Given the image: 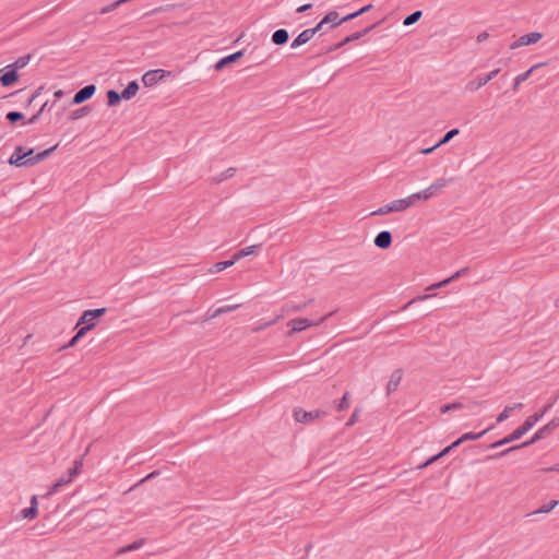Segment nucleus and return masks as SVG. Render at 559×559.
<instances>
[{
	"instance_id": "nucleus-1",
	"label": "nucleus",
	"mask_w": 559,
	"mask_h": 559,
	"mask_svg": "<svg viewBox=\"0 0 559 559\" xmlns=\"http://www.w3.org/2000/svg\"><path fill=\"white\" fill-rule=\"evenodd\" d=\"M556 400L549 402L546 404L539 412L528 416L524 423L520 427H518L512 433L506 436L504 438L490 443L487 448L488 449H497L502 445L509 444L513 441L519 440L522 438L526 432H528L554 406Z\"/></svg>"
},
{
	"instance_id": "nucleus-2",
	"label": "nucleus",
	"mask_w": 559,
	"mask_h": 559,
	"mask_svg": "<svg viewBox=\"0 0 559 559\" xmlns=\"http://www.w3.org/2000/svg\"><path fill=\"white\" fill-rule=\"evenodd\" d=\"M453 180V178H439L435 180L426 189L415 192L404 199H399V205L402 207V211H405L408 207L413 206L418 201H428L433 195H436L440 190L445 188L448 185L452 183Z\"/></svg>"
},
{
	"instance_id": "nucleus-3",
	"label": "nucleus",
	"mask_w": 559,
	"mask_h": 559,
	"mask_svg": "<svg viewBox=\"0 0 559 559\" xmlns=\"http://www.w3.org/2000/svg\"><path fill=\"white\" fill-rule=\"evenodd\" d=\"M9 164L16 167L33 166L35 164L34 150L16 146L9 158Z\"/></svg>"
},
{
	"instance_id": "nucleus-4",
	"label": "nucleus",
	"mask_w": 559,
	"mask_h": 559,
	"mask_svg": "<svg viewBox=\"0 0 559 559\" xmlns=\"http://www.w3.org/2000/svg\"><path fill=\"white\" fill-rule=\"evenodd\" d=\"M557 428H559V416L552 418L549 423L536 430L530 440L522 442V445L530 447L551 435Z\"/></svg>"
},
{
	"instance_id": "nucleus-5",
	"label": "nucleus",
	"mask_w": 559,
	"mask_h": 559,
	"mask_svg": "<svg viewBox=\"0 0 559 559\" xmlns=\"http://www.w3.org/2000/svg\"><path fill=\"white\" fill-rule=\"evenodd\" d=\"M328 415V412L321 409L313 411H305L302 408L294 409V418L297 423L306 424L324 417Z\"/></svg>"
},
{
	"instance_id": "nucleus-6",
	"label": "nucleus",
	"mask_w": 559,
	"mask_h": 559,
	"mask_svg": "<svg viewBox=\"0 0 559 559\" xmlns=\"http://www.w3.org/2000/svg\"><path fill=\"white\" fill-rule=\"evenodd\" d=\"M170 74L169 71L163 69L148 70L142 75V83L146 87H153Z\"/></svg>"
},
{
	"instance_id": "nucleus-7",
	"label": "nucleus",
	"mask_w": 559,
	"mask_h": 559,
	"mask_svg": "<svg viewBox=\"0 0 559 559\" xmlns=\"http://www.w3.org/2000/svg\"><path fill=\"white\" fill-rule=\"evenodd\" d=\"M543 34L539 32H531L527 33L521 37H519L516 40H514L511 45V49H516L522 46H527L537 43L539 39H542Z\"/></svg>"
},
{
	"instance_id": "nucleus-8",
	"label": "nucleus",
	"mask_w": 559,
	"mask_h": 559,
	"mask_svg": "<svg viewBox=\"0 0 559 559\" xmlns=\"http://www.w3.org/2000/svg\"><path fill=\"white\" fill-rule=\"evenodd\" d=\"M499 72H500V69H495L485 75L477 76L474 82H469L467 84V88L472 92L478 91L479 88L485 86L489 81L495 79Z\"/></svg>"
},
{
	"instance_id": "nucleus-9",
	"label": "nucleus",
	"mask_w": 559,
	"mask_h": 559,
	"mask_svg": "<svg viewBox=\"0 0 559 559\" xmlns=\"http://www.w3.org/2000/svg\"><path fill=\"white\" fill-rule=\"evenodd\" d=\"M95 92L96 86L94 84L85 85L74 94L72 104L79 105L86 102L87 99L92 98Z\"/></svg>"
},
{
	"instance_id": "nucleus-10",
	"label": "nucleus",
	"mask_w": 559,
	"mask_h": 559,
	"mask_svg": "<svg viewBox=\"0 0 559 559\" xmlns=\"http://www.w3.org/2000/svg\"><path fill=\"white\" fill-rule=\"evenodd\" d=\"M78 474V467H72L68 471L67 475L61 476L51 487V489L47 492V495H50L52 492H56L59 490V488L70 484L73 479V477Z\"/></svg>"
},
{
	"instance_id": "nucleus-11",
	"label": "nucleus",
	"mask_w": 559,
	"mask_h": 559,
	"mask_svg": "<svg viewBox=\"0 0 559 559\" xmlns=\"http://www.w3.org/2000/svg\"><path fill=\"white\" fill-rule=\"evenodd\" d=\"M243 56V50H238V51H235L228 56H225L223 58H221L215 64H214V69L216 71H221L222 69H224L226 66L230 64V63H234L236 62L238 59H240L241 57Z\"/></svg>"
},
{
	"instance_id": "nucleus-12",
	"label": "nucleus",
	"mask_w": 559,
	"mask_h": 559,
	"mask_svg": "<svg viewBox=\"0 0 559 559\" xmlns=\"http://www.w3.org/2000/svg\"><path fill=\"white\" fill-rule=\"evenodd\" d=\"M403 372L401 369L394 370L389 379V382L386 384V394L390 395L393 392H395L402 381Z\"/></svg>"
},
{
	"instance_id": "nucleus-13",
	"label": "nucleus",
	"mask_w": 559,
	"mask_h": 559,
	"mask_svg": "<svg viewBox=\"0 0 559 559\" xmlns=\"http://www.w3.org/2000/svg\"><path fill=\"white\" fill-rule=\"evenodd\" d=\"M373 243L380 249H388L392 243V234L389 230L380 231L376 236Z\"/></svg>"
},
{
	"instance_id": "nucleus-14",
	"label": "nucleus",
	"mask_w": 559,
	"mask_h": 559,
	"mask_svg": "<svg viewBox=\"0 0 559 559\" xmlns=\"http://www.w3.org/2000/svg\"><path fill=\"white\" fill-rule=\"evenodd\" d=\"M467 271H468V269H467V267H463V269H461V270L456 271V272H455L453 275H451L450 277H448V278H445V280H442V281H440V282H438V283H435V284H432V285H430V286L427 288V290H428V292H431V290H435V289H437V288L444 287V286H445V285H448L449 283H451V282H453V281L457 280L459 277H461L462 275L466 274V273H467Z\"/></svg>"
},
{
	"instance_id": "nucleus-15",
	"label": "nucleus",
	"mask_w": 559,
	"mask_h": 559,
	"mask_svg": "<svg viewBox=\"0 0 559 559\" xmlns=\"http://www.w3.org/2000/svg\"><path fill=\"white\" fill-rule=\"evenodd\" d=\"M313 324L314 322L307 318H296L288 322L293 332H301Z\"/></svg>"
},
{
	"instance_id": "nucleus-16",
	"label": "nucleus",
	"mask_w": 559,
	"mask_h": 559,
	"mask_svg": "<svg viewBox=\"0 0 559 559\" xmlns=\"http://www.w3.org/2000/svg\"><path fill=\"white\" fill-rule=\"evenodd\" d=\"M399 200H394L388 204L380 206L378 210L371 212L370 215H385L390 212H402V207L399 205Z\"/></svg>"
},
{
	"instance_id": "nucleus-17",
	"label": "nucleus",
	"mask_w": 559,
	"mask_h": 559,
	"mask_svg": "<svg viewBox=\"0 0 559 559\" xmlns=\"http://www.w3.org/2000/svg\"><path fill=\"white\" fill-rule=\"evenodd\" d=\"M313 37V32H310L309 28L304 29L298 36L292 41L290 48L295 49L301 45L307 44Z\"/></svg>"
},
{
	"instance_id": "nucleus-18",
	"label": "nucleus",
	"mask_w": 559,
	"mask_h": 559,
	"mask_svg": "<svg viewBox=\"0 0 559 559\" xmlns=\"http://www.w3.org/2000/svg\"><path fill=\"white\" fill-rule=\"evenodd\" d=\"M492 428H493V426H489L480 432H465L460 438H457V441L461 445L463 442H466V441L478 440L483 436H485L488 431H490Z\"/></svg>"
},
{
	"instance_id": "nucleus-19",
	"label": "nucleus",
	"mask_w": 559,
	"mask_h": 559,
	"mask_svg": "<svg viewBox=\"0 0 559 559\" xmlns=\"http://www.w3.org/2000/svg\"><path fill=\"white\" fill-rule=\"evenodd\" d=\"M271 39L274 45L282 46L288 41L289 34L285 28H280L272 34Z\"/></svg>"
},
{
	"instance_id": "nucleus-20",
	"label": "nucleus",
	"mask_w": 559,
	"mask_h": 559,
	"mask_svg": "<svg viewBox=\"0 0 559 559\" xmlns=\"http://www.w3.org/2000/svg\"><path fill=\"white\" fill-rule=\"evenodd\" d=\"M7 72L0 73V82L3 86H10L17 80V72L14 69H5Z\"/></svg>"
},
{
	"instance_id": "nucleus-21",
	"label": "nucleus",
	"mask_w": 559,
	"mask_h": 559,
	"mask_svg": "<svg viewBox=\"0 0 559 559\" xmlns=\"http://www.w3.org/2000/svg\"><path fill=\"white\" fill-rule=\"evenodd\" d=\"M146 540L145 538H140L127 546H123L121 548H119L117 550V555H122V554H126V552H129V551H134V550H138L140 548H142L144 545H145Z\"/></svg>"
},
{
	"instance_id": "nucleus-22",
	"label": "nucleus",
	"mask_w": 559,
	"mask_h": 559,
	"mask_svg": "<svg viewBox=\"0 0 559 559\" xmlns=\"http://www.w3.org/2000/svg\"><path fill=\"white\" fill-rule=\"evenodd\" d=\"M139 91V83L136 81H131L121 92L123 99H131Z\"/></svg>"
},
{
	"instance_id": "nucleus-23",
	"label": "nucleus",
	"mask_w": 559,
	"mask_h": 559,
	"mask_svg": "<svg viewBox=\"0 0 559 559\" xmlns=\"http://www.w3.org/2000/svg\"><path fill=\"white\" fill-rule=\"evenodd\" d=\"M538 66H533L531 69H528L527 71L516 75L513 80V84H512V90L516 91L518 87L520 86V84H522L523 82H525L532 74V72L537 68Z\"/></svg>"
},
{
	"instance_id": "nucleus-24",
	"label": "nucleus",
	"mask_w": 559,
	"mask_h": 559,
	"mask_svg": "<svg viewBox=\"0 0 559 559\" xmlns=\"http://www.w3.org/2000/svg\"><path fill=\"white\" fill-rule=\"evenodd\" d=\"M31 58L32 56L29 53L22 56L15 62L7 66L4 69H14L15 72H17V70L26 67L29 63Z\"/></svg>"
},
{
	"instance_id": "nucleus-25",
	"label": "nucleus",
	"mask_w": 559,
	"mask_h": 559,
	"mask_svg": "<svg viewBox=\"0 0 559 559\" xmlns=\"http://www.w3.org/2000/svg\"><path fill=\"white\" fill-rule=\"evenodd\" d=\"M523 406L522 403H516L514 404L513 406H507L496 418L497 423L500 424L504 420H507L510 416V414L518 409V408H521Z\"/></svg>"
},
{
	"instance_id": "nucleus-26",
	"label": "nucleus",
	"mask_w": 559,
	"mask_h": 559,
	"mask_svg": "<svg viewBox=\"0 0 559 559\" xmlns=\"http://www.w3.org/2000/svg\"><path fill=\"white\" fill-rule=\"evenodd\" d=\"M322 20L323 23L331 24V27L338 26L343 23L342 19H338V13L336 11L329 12Z\"/></svg>"
},
{
	"instance_id": "nucleus-27",
	"label": "nucleus",
	"mask_w": 559,
	"mask_h": 559,
	"mask_svg": "<svg viewBox=\"0 0 559 559\" xmlns=\"http://www.w3.org/2000/svg\"><path fill=\"white\" fill-rule=\"evenodd\" d=\"M87 310L83 311L82 316L80 317L75 329H79L82 326H90V330H92L95 326V320L92 317L86 316Z\"/></svg>"
},
{
	"instance_id": "nucleus-28",
	"label": "nucleus",
	"mask_w": 559,
	"mask_h": 559,
	"mask_svg": "<svg viewBox=\"0 0 559 559\" xmlns=\"http://www.w3.org/2000/svg\"><path fill=\"white\" fill-rule=\"evenodd\" d=\"M123 99V96L121 93H118L115 90H109L107 92V104L108 106H116L120 103V100Z\"/></svg>"
},
{
	"instance_id": "nucleus-29",
	"label": "nucleus",
	"mask_w": 559,
	"mask_h": 559,
	"mask_svg": "<svg viewBox=\"0 0 559 559\" xmlns=\"http://www.w3.org/2000/svg\"><path fill=\"white\" fill-rule=\"evenodd\" d=\"M255 248H257V245H252V246H248L246 248H242L240 250H238L233 257H234V261H238L245 257H248V255H251L254 253L255 251Z\"/></svg>"
},
{
	"instance_id": "nucleus-30",
	"label": "nucleus",
	"mask_w": 559,
	"mask_h": 559,
	"mask_svg": "<svg viewBox=\"0 0 559 559\" xmlns=\"http://www.w3.org/2000/svg\"><path fill=\"white\" fill-rule=\"evenodd\" d=\"M90 331V326H81L78 329L76 333L67 344V347L74 346L87 332Z\"/></svg>"
},
{
	"instance_id": "nucleus-31",
	"label": "nucleus",
	"mask_w": 559,
	"mask_h": 559,
	"mask_svg": "<svg viewBox=\"0 0 559 559\" xmlns=\"http://www.w3.org/2000/svg\"><path fill=\"white\" fill-rule=\"evenodd\" d=\"M35 503H37V500H35V495H33L31 498H29V507L28 508H25L21 511V516L23 519L25 518H34L35 516Z\"/></svg>"
},
{
	"instance_id": "nucleus-32",
	"label": "nucleus",
	"mask_w": 559,
	"mask_h": 559,
	"mask_svg": "<svg viewBox=\"0 0 559 559\" xmlns=\"http://www.w3.org/2000/svg\"><path fill=\"white\" fill-rule=\"evenodd\" d=\"M35 503H37V500H35V495H33L31 498H29V507L28 508H25L21 511V516L23 519L25 518H34L35 516Z\"/></svg>"
},
{
	"instance_id": "nucleus-33",
	"label": "nucleus",
	"mask_w": 559,
	"mask_h": 559,
	"mask_svg": "<svg viewBox=\"0 0 559 559\" xmlns=\"http://www.w3.org/2000/svg\"><path fill=\"white\" fill-rule=\"evenodd\" d=\"M523 448H527V445H522V443H521V444H516V445L510 447V448H508V449H504V450H503V451H501V452H498V453H496V454H493V455L488 456V460H498V459H501V457H503V456L508 455L509 453H511V452H513V451H516V450H519V449H523Z\"/></svg>"
},
{
	"instance_id": "nucleus-34",
	"label": "nucleus",
	"mask_w": 559,
	"mask_h": 559,
	"mask_svg": "<svg viewBox=\"0 0 559 559\" xmlns=\"http://www.w3.org/2000/svg\"><path fill=\"white\" fill-rule=\"evenodd\" d=\"M236 173V168L234 167H229L227 168L226 170L222 171L221 174L216 175L214 178H213V181L215 183H221L223 182L224 180L228 179V178H231Z\"/></svg>"
},
{
	"instance_id": "nucleus-35",
	"label": "nucleus",
	"mask_w": 559,
	"mask_h": 559,
	"mask_svg": "<svg viewBox=\"0 0 559 559\" xmlns=\"http://www.w3.org/2000/svg\"><path fill=\"white\" fill-rule=\"evenodd\" d=\"M235 263H236V261H234V257H233L230 260H225V261L216 262L213 265V267L211 269V271L215 272V273H218V272H222V271L233 266Z\"/></svg>"
},
{
	"instance_id": "nucleus-36",
	"label": "nucleus",
	"mask_w": 559,
	"mask_h": 559,
	"mask_svg": "<svg viewBox=\"0 0 559 559\" xmlns=\"http://www.w3.org/2000/svg\"><path fill=\"white\" fill-rule=\"evenodd\" d=\"M374 27H376V24H372V25L365 27L364 29H361L359 32H355L347 36V40H349V43H352L354 40H358L361 37H364L365 35H367L369 32H371Z\"/></svg>"
},
{
	"instance_id": "nucleus-37",
	"label": "nucleus",
	"mask_w": 559,
	"mask_h": 559,
	"mask_svg": "<svg viewBox=\"0 0 559 559\" xmlns=\"http://www.w3.org/2000/svg\"><path fill=\"white\" fill-rule=\"evenodd\" d=\"M423 15V12L417 10V11H414L413 13H411L409 15H407L404 20H403V25L404 26H411L413 24H415L417 21H419V19Z\"/></svg>"
},
{
	"instance_id": "nucleus-38",
	"label": "nucleus",
	"mask_w": 559,
	"mask_h": 559,
	"mask_svg": "<svg viewBox=\"0 0 559 559\" xmlns=\"http://www.w3.org/2000/svg\"><path fill=\"white\" fill-rule=\"evenodd\" d=\"M558 500H550L548 503L542 506L536 511L532 512L531 514H539V513H549L551 510H554L558 506Z\"/></svg>"
},
{
	"instance_id": "nucleus-39",
	"label": "nucleus",
	"mask_w": 559,
	"mask_h": 559,
	"mask_svg": "<svg viewBox=\"0 0 559 559\" xmlns=\"http://www.w3.org/2000/svg\"><path fill=\"white\" fill-rule=\"evenodd\" d=\"M91 111V108L88 106H83L79 109H75L73 111L70 112V119L71 120H78L84 116H86L87 114H90Z\"/></svg>"
},
{
	"instance_id": "nucleus-40",
	"label": "nucleus",
	"mask_w": 559,
	"mask_h": 559,
	"mask_svg": "<svg viewBox=\"0 0 559 559\" xmlns=\"http://www.w3.org/2000/svg\"><path fill=\"white\" fill-rule=\"evenodd\" d=\"M238 307H239V305H228V306L219 307V308L215 309L210 317L216 318L223 313L231 312V311L236 310Z\"/></svg>"
},
{
	"instance_id": "nucleus-41",
	"label": "nucleus",
	"mask_w": 559,
	"mask_h": 559,
	"mask_svg": "<svg viewBox=\"0 0 559 559\" xmlns=\"http://www.w3.org/2000/svg\"><path fill=\"white\" fill-rule=\"evenodd\" d=\"M460 132L459 129H451L449 130L438 142L437 145L441 146L447 144L449 141H451L455 135H457Z\"/></svg>"
},
{
	"instance_id": "nucleus-42",
	"label": "nucleus",
	"mask_w": 559,
	"mask_h": 559,
	"mask_svg": "<svg viewBox=\"0 0 559 559\" xmlns=\"http://www.w3.org/2000/svg\"><path fill=\"white\" fill-rule=\"evenodd\" d=\"M335 404L340 412L347 409L349 407V393L346 392L340 401L335 402Z\"/></svg>"
},
{
	"instance_id": "nucleus-43",
	"label": "nucleus",
	"mask_w": 559,
	"mask_h": 559,
	"mask_svg": "<svg viewBox=\"0 0 559 559\" xmlns=\"http://www.w3.org/2000/svg\"><path fill=\"white\" fill-rule=\"evenodd\" d=\"M57 146L58 145L56 144V145H53V146H51V147H49L47 150L38 152L37 153V163L43 160V159H45V158H47L57 148Z\"/></svg>"
},
{
	"instance_id": "nucleus-44",
	"label": "nucleus",
	"mask_w": 559,
	"mask_h": 559,
	"mask_svg": "<svg viewBox=\"0 0 559 559\" xmlns=\"http://www.w3.org/2000/svg\"><path fill=\"white\" fill-rule=\"evenodd\" d=\"M105 312L106 308L88 309L86 316L92 317L95 320L102 317Z\"/></svg>"
},
{
	"instance_id": "nucleus-45",
	"label": "nucleus",
	"mask_w": 559,
	"mask_h": 559,
	"mask_svg": "<svg viewBox=\"0 0 559 559\" xmlns=\"http://www.w3.org/2000/svg\"><path fill=\"white\" fill-rule=\"evenodd\" d=\"M23 117V114L20 111H10L7 114V119L12 123L21 120Z\"/></svg>"
},
{
	"instance_id": "nucleus-46",
	"label": "nucleus",
	"mask_w": 559,
	"mask_h": 559,
	"mask_svg": "<svg viewBox=\"0 0 559 559\" xmlns=\"http://www.w3.org/2000/svg\"><path fill=\"white\" fill-rule=\"evenodd\" d=\"M462 407V404L459 403V402H455V403H451V404H445V405H442L440 411L442 414H445L448 413L449 411H452V409H459Z\"/></svg>"
},
{
	"instance_id": "nucleus-47",
	"label": "nucleus",
	"mask_w": 559,
	"mask_h": 559,
	"mask_svg": "<svg viewBox=\"0 0 559 559\" xmlns=\"http://www.w3.org/2000/svg\"><path fill=\"white\" fill-rule=\"evenodd\" d=\"M359 415H360V411L358 408H356L353 414L350 415L349 419L347 420V423L345 424L346 427H352L354 426L358 418H359Z\"/></svg>"
},
{
	"instance_id": "nucleus-48",
	"label": "nucleus",
	"mask_w": 559,
	"mask_h": 559,
	"mask_svg": "<svg viewBox=\"0 0 559 559\" xmlns=\"http://www.w3.org/2000/svg\"><path fill=\"white\" fill-rule=\"evenodd\" d=\"M443 457V455H441V451L436 454V455H432L430 459H428L425 463L420 464L419 465V468H424V467H427L429 466L430 464L435 463L436 461H438L439 459Z\"/></svg>"
},
{
	"instance_id": "nucleus-49",
	"label": "nucleus",
	"mask_w": 559,
	"mask_h": 559,
	"mask_svg": "<svg viewBox=\"0 0 559 559\" xmlns=\"http://www.w3.org/2000/svg\"><path fill=\"white\" fill-rule=\"evenodd\" d=\"M459 445H460V443H459V441L456 439L451 444L447 445L443 450H441V455L445 456L447 454H449L452 450H454Z\"/></svg>"
},
{
	"instance_id": "nucleus-50",
	"label": "nucleus",
	"mask_w": 559,
	"mask_h": 559,
	"mask_svg": "<svg viewBox=\"0 0 559 559\" xmlns=\"http://www.w3.org/2000/svg\"><path fill=\"white\" fill-rule=\"evenodd\" d=\"M324 24L325 23H323V20H321L314 27L309 28V29H310V32H313V36H314L317 33H319L323 29Z\"/></svg>"
},
{
	"instance_id": "nucleus-51",
	"label": "nucleus",
	"mask_w": 559,
	"mask_h": 559,
	"mask_svg": "<svg viewBox=\"0 0 559 559\" xmlns=\"http://www.w3.org/2000/svg\"><path fill=\"white\" fill-rule=\"evenodd\" d=\"M438 147H440V146H439V145H437V143H436V144H433V145H432V146H430V147H426V148L420 150V151H419V153H420V154H424V155H428V154L432 153V152H433L436 148H438Z\"/></svg>"
},
{
	"instance_id": "nucleus-52",
	"label": "nucleus",
	"mask_w": 559,
	"mask_h": 559,
	"mask_svg": "<svg viewBox=\"0 0 559 559\" xmlns=\"http://www.w3.org/2000/svg\"><path fill=\"white\" fill-rule=\"evenodd\" d=\"M358 16H359V14L357 13V11H355V12H353V13H349V14H347V15L343 16V17H342V21H343V23H344V22H347V21L354 20V19H356V17H358Z\"/></svg>"
},
{
	"instance_id": "nucleus-53",
	"label": "nucleus",
	"mask_w": 559,
	"mask_h": 559,
	"mask_svg": "<svg viewBox=\"0 0 559 559\" xmlns=\"http://www.w3.org/2000/svg\"><path fill=\"white\" fill-rule=\"evenodd\" d=\"M311 8H312L311 3H306V4H302V5L298 7L296 11L298 13H304V12L310 10Z\"/></svg>"
},
{
	"instance_id": "nucleus-54",
	"label": "nucleus",
	"mask_w": 559,
	"mask_h": 559,
	"mask_svg": "<svg viewBox=\"0 0 559 559\" xmlns=\"http://www.w3.org/2000/svg\"><path fill=\"white\" fill-rule=\"evenodd\" d=\"M372 9V4L369 3V4H366L364 5L362 8H360L359 10H357V13L359 14V16L366 12H369L370 10Z\"/></svg>"
},
{
	"instance_id": "nucleus-55",
	"label": "nucleus",
	"mask_w": 559,
	"mask_h": 559,
	"mask_svg": "<svg viewBox=\"0 0 559 559\" xmlns=\"http://www.w3.org/2000/svg\"><path fill=\"white\" fill-rule=\"evenodd\" d=\"M348 43H349V40H347V36H346L343 40H341L337 44H335L334 47L332 48V50L340 49V48L344 47Z\"/></svg>"
},
{
	"instance_id": "nucleus-56",
	"label": "nucleus",
	"mask_w": 559,
	"mask_h": 559,
	"mask_svg": "<svg viewBox=\"0 0 559 559\" xmlns=\"http://www.w3.org/2000/svg\"><path fill=\"white\" fill-rule=\"evenodd\" d=\"M489 37V34L487 32H483L477 35V41L483 43Z\"/></svg>"
},
{
	"instance_id": "nucleus-57",
	"label": "nucleus",
	"mask_w": 559,
	"mask_h": 559,
	"mask_svg": "<svg viewBox=\"0 0 559 559\" xmlns=\"http://www.w3.org/2000/svg\"><path fill=\"white\" fill-rule=\"evenodd\" d=\"M156 475H158L157 471H154V472L150 473L148 475H146L144 478H142L140 480V484L146 481L147 479H151V478L155 477Z\"/></svg>"
},
{
	"instance_id": "nucleus-58",
	"label": "nucleus",
	"mask_w": 559,
	"mask_h": 559,
	"mask_svg": "<svg viewBox=\"0 0 559 559\" xmlns=\"http://www.w3.org/2000/svg\"><path fill=\"white\" fill-rule=\"evenodd\" d=\"M431 295H424V296H418L416 298H414L413 300H411L407 305H411L413 302H416V301H421V300H426L427 298H429Z\"/></svg>"
},
{
	"instance_id": "nucleus-59",
	"label": "nucleus",
	"mask_w": 559,
	"mask_h": 559,
	"mask_svg": "<svg viewBox=\"0 0 559 559\" xmlns=\"http://www.w3.org/2000/svg\"><path fill=\"white\" fill-rule=\"evenodd\" d=\"M546 472H558L559 473V463L554 464L552 466L546 468Z\"/></svg>"
},
{
	"instance_id": "nucleus-60",
	"label": "nucleus",
	"mask_w": 559,
	"mask_h": 559,
	"mask_svg": "<svg viewBox=\"0 0 559 559\" xmlns=\"http://www.w3.org/2000/svg\"><path fill=\"white\" fill-rule=\"evenodd\" d=\"M47 103H45L39 110H37V117L46 109Z\"/></svg>"
},
{
	"instance_id": "nucleus-61",
	"label": "nucleus",
	"mask_w": 559,
	"mask_h": 559,
	"mask_svg": "<svg viewBox=\"0 0 559 559\" xmlns=\"http://www.w3.org/2000/svg\"><path fill=\"white\" fill-rule=\"evenodd\" d=\"M34 99H35V93H33V94L29 96L28 102L31 103V102H33Z\"/></svg>"
},
{
	"instance_id": "nucleus-62",
	"label": "nucleus",
	"mask_w": 559,
	"mask_h": 559,
	"mask_svg": "<svg viewBox=\"0 0 559 559\" xmlns=\"http://www.w3.org/2000/svg\"><path fill=\"white\" fill-rule=\"evenodd\" d=\"M61 95H62V91H57V92L55 93V96H57V97H60Z\"/></svg>"
},
{
	"instance_id": "nucleus-63",
	"label": "nucleus",
	"mask_w": 559,
	"mask_h": 559,
	"mask_svg": "<svg viewBox=\"0 0 559 559\" xmlns=\"http://www.w3.org/2000/svg\"><path fill=\"white\" fill-rule=\"evenodd\" d=\"M34 121H35V115H33V116L29 118L28 122H29V123H32V122H34Z\"/></svg>"
},
{
	"instance_id": "nucleus-64",
	"label": "nucleus",
	"mask_w": 559,
	"mask_h": 559,
	"mask_svg": "<svg viewBox=\"0 0 559 559\" xmlns=\"http://www.w3.org/2000/svg\"><path fill=\"white\" fill-rule=\"evenodd\" d=\"M556 307H559V297L556 299Z\"/></svg>"
}]
</instances>
